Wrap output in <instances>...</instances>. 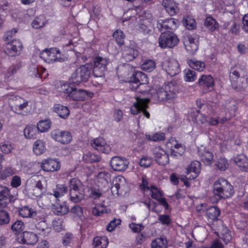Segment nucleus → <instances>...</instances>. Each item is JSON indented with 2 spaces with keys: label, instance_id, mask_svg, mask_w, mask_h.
I'll return each mask as SVG.
<instances>
[{
  "label": "nucleus",
  "instance_id": "1",
  "mask_svg": "<svg viewBox=\"0 0 248 248\" xmlns=\"http://www.w3.org/2000/svg\"><path fill=\"white\" fill-rule=\"evenodd\" d=\"M213 192L218 199L231 197L233 193V186L224 178H220L215 182Z\"/></svg>",
  "mask_w": 248,
  "mask_h": 248
},
{
  "label": "nucleus",
  "instance_id": "2",
  "mask_svg": "<svg viewBox=\"0 0 248 248\" xmlns=\"http://www.w3.org/2000/svg\"><path fill=\"white\" fill-rule=\"evenodd\" d=\"M59 91L63 93L64 96L70 100L76 101H84L88 96V92L85 90H77L75 87L70 86L69 83L61 84Z\"/></svg>",
  "mask_w": 248,
  "mask_h": 248
},
{
  "label": "nucleus",
  "instance_id": "3",
  "mask_svg": "<svg viewBox=\"0 0 248 248\" xmlns=\"http://www.w3.org/2000/svg\"><path fill=\"white\" fill-rule=\"evenodd\" d=\"M92 72V65L86 64L81 65L72 74L70 81L78 85L80 82H86L90 78Z\"/></svg>",
  "mask_w": 248,
  "mask_h": 248
},
{
  "label": "nucleus",
  "instance_id": "4",
  "mask_svg": "<svg viewBox=\"0 0 248 248\" xmlns=\"http://www.w3.org/2000/svg\"><path fill=\"white\" fill-rule=\"evenodd\" d=\"M71 200L74 202L80 201L84 197V191L81 182L76 178L70 180L69 185Z\"/></svg>",
  "mask_w": 248,
  "mask_h": 248
},
{
  "label": "nucleus",
  "instance_id": "5",
  "mask_svg": "<svg viewBox=\"0 0 248 248\" xmlns=\"http://www.w3.org/2000/svg\"><path fill=\"white\" fill-rule=\"evenodd\" d=\"M27 100L20 96H16L15 99L11 101L10 106L15 113L22 116H27L30 112Z\"/></svg>",
  "mask_w": 248,
  "mask_h": 248
},
{
  "label": "nucleus",
  "instance_id": "6",
  "mask_svg": "<svg viewBox=\"0 0 248 248\" xmlns=\"http://www.w3.org/2000/svg\"><path fill=\"white\" fill-rule=\"evenodd\" d=\"M177 91V82L172 80L165 84L164 87L158 90L157 93L158 97L163 101L170 100L176 97Z\"/></svg>",
  "mask_w": 248,
  "mask_h": 248
},
{
  "label": "nucleus",
  "instance_id": "7",
  "mask_svg": "<svg viewBox=\"0 0 248 248\" xmlns=\"http://www.w3.org/2000/svg\"><path fill=\"white\" fill-rule=\"evenodd\" d=\"M148 82V77L145 74L141 71H135L130 78L129 88L131 90H136L138 92L143 93L146 91L139 90L140 86L146 84Z\"/></svg>",
  "mask_w": 248,
  "mask_h": 248
},
{
  "label": "nucleus",
  "instance_id": "8",
  "mask_svg": "<svg viewBox=\"0 0 248 248\" xmlns=\"http://www.w3.org/2000/svg\"><path fill=\"white\" fill-rule=\"evenodd\" d=\"M159 45L161 48H173L179 42V39L173 31H163L159 38Z\"/></svg>",
  "mask_w": 248,
  "mask_h": 248
},
{
  "label": "nucleus",
  "instance_id": "9",
  "mask_svg": "<svg viewBox=\"0 0 248 248\" xmlns=\"http://www.w3.org/2000/svg\"><path fill=\"white\" fill-rule=\"evenodd\" d=\"M92 72L95 77H102L104 76L105 72L109 63L108 59L101 56H95L93 59Z\"/></svg>",
  "mask_w": 248,
  "mask_h": 248
},
{
  "label": "nucleus",
  "instance_id": "10",
  "mask_svg": "<svg viewBox=\"0 0 248 248\" xmlns=\"http://www.w3.org/2000/svg\"><path fill=\"white\" fill-rule=\"evenodd\" d=\"M135 98L136 102L130 108L131 114L137 115L142 111L144 116L149 119L150 114L146 109L148 108L149 99L140 98V96H137L135 97Z\"/></svg>",
  "mask_w": 248,
  "mask_h": 248
},
{
  "label": "nucleus",
  "instance_id": "11",
  "mask_svg": "<svg viewBox=\"0 0 248 248\" xmlns=\"http://www.w3.org/2000/svg\"><path fill=\"white\" fill-rule=\"evenodd\" d=\"M162 69L171 77L175 76L180 73L181 69L178 61L174 59H168L162 63Z\"/></svg>",
  "mask_w": 248,
  "mask_h": 248
},
{
  "label": "nucleus",
  "instance_id": "12",
  "mask_svg": "<svg viewBox=\"0 0 248 248\" xmlns=\"http://www.w3.org/2000/svg\"><path fill=\"white\" fill-rule=\"evenodd\" d=\"M23 48L21 41L18 39H13L7 43L4 46V51L9 56L19 55Z\"/></svg>",
  "mask_w": 248,
  "mask_h": 248
},
{
  "label": "nucleus",
  "instance_id": "13",
  "mask_svg": "<svg viewBox=\"0 0 248 248\" xmlns=\"http://www.w3.org/2000/svg\"><path fill=\"white\" fill-rule=\"evenodd\" d=\"M40 57L48 63L59 61L61 59L60 51L56 47L43 50L40 53Z\"/></svg>",
  "mask_w": 248,
  "mask_h": 248
},
{
  "label": "nucleus",
  "instance_id": "14",
  "mask_svg": "<svg viewBox=\"0 0 248 248\" xmlns=\"http://www.w3.org/2000/svg\"><path fill=\"white\" fill-rule=\"evenodd\" d=\"M178 21L174 18L166 19H160L157 23V28L160 31H173L177 28Z\"/></svg>",
  "mask_w": 248,
  "mask_h": 248
},
{
  "label": "nucleus",
  "instance_id": "15",
  "mask_svg": "<svg viewBox=\"0 0 248 248\" xmlns=\"http://www.w3.org/2000/svg\"><path fill=\"white\" fill-rule=\"evenodd\" d=\"M126 186V181L124 177L122 175L116 176L112 182L110 190L114 196H119L123 193Z\"/></svg>",
  "mask_w": 248,
  "mask_h": 248
},
{
  "label": "nucleus",
  "instance_id": "16",
  "mask_svg": "<svg viewBox=\"0 0 248 248\" xmlns=\"http://www.w3.org/2000/svg\"><path fill=\"white\" fill-rule=\"evenodd\" d=\"M51 136L55 141L62 144H67L72 140V136L70 132L62 131L59 129L53 130L51 132Z\"/></svg>",
  "mask_w": 248,
  "mask_h": 248
},
{
  "label": "nucleus",
  "instance_id": "17",
  "mask_svg": "<svg viewBox=\"0 0 248 248\" xmlns=\"http://www.w3.org/2000/svg\"><path fill=\"white\" fill-rule=\"evenodd\" d=\"M198 83L204 93L214 90L215 81L213 77L210 75H202L199 78Z\"/></svg>",
  "mask_w": 248,
  "mask_h": 248
},
{
  "label": "nucleus",
  "instance_id": "18",
  "mask_svg": "<svg viewBox=\"0 0 248 248\" xmlns=\"http://www.w3.org/2000/svg\"><path fill=\"white\" fill-rule=\"evenodd\" d=\"M91 144L93 148L99 152L108 154L111 151V148L107 143L106 140L101 137L95 138L92 140Z\"/></svg>",
  "mask_w": 248,
  "mask_h": 248
},
{
  "label": "nucleus",
  "instance_id": "19",
  "mask_svg": "<svg viewBox=\"0 0 248 248\" xmlns=\"http://www.w3.org/2000/svg\"><path fill=\"white\" fill-rule=\"evenodd\" d=\"M0 207L5 208L11 202H14V197L11 193L9 188L0 185Z\"/></svg>",
  "mask_w": 248,
  "mask_h": 248
},
{
  "label": "nucleus",
  "instance_id": "20",
  "mask_svg": "<svg viewBox=\"0 0 248 248\" xmlns=\"http://www.w3.org/2000/svg\"><path fill=\"white\" fill-rule=\"evenodd\" d=\"M153 153L156 162L159 165L165 166L169 162V155L160 146L155 147Z\"/></svg>",
  "mask_w": 248,
  "mask_h": 248
},
{
  "label": "nucleus",
  "instance_id": "21",
  "mask_svg": "<svg viewBox=\"0 0 248 248\" xmlns=\"http://www.w3.org/2000/svg\"><path fill=\"white\" fill-rule=\"evenodd\" d=\"M128 165V160L124 157L114 156L110 161L111 167L115 171H124L127 168Z\"/></svg>",
  "mask_w": 248,
  "mask_h": 248
},
{
  "label": "nucleus",
  "instance_id": "22",
  "mask_svg": "<svg viewBox=\"0 0 248 248\" xmlns=\"http://www.w3.org/2000/svg\"><path fill=\"white\" fill-rule=\"evenodd\" d=\"M41 168L46 172H54L60 170L61 163L55 159L47 158L42 162Z\"/></svg>",
  "mask_w": 248,
  "mask_h": 248
},
{
  "label": "nucleus",
  "instance_id": "23",
  "mask_svg": "<svg viewBox=\"0 0 248 248\" xmlns=\"http://www.w3.org/2000/svg\"><path fill=\"white\" fill-rule=\"evenodd\" d=\"M197 155L201 160L206 165H210L214 159L213 153L203 146L198 148Z\"/></svg>",
  "mask_w": 248,
  "mask_h": 248
},
{
  "label": "nucleus",
  "instance_id": "24",
  "mask_svg": "<svg viewBox=\"0 0 248 248\" xmlns=\"http://www.w3.org/2000/svg\"><path fill=\"white\" fill-rule=\"evenodd\" d=\"M201 171V163L199 161H192L186 168L187 178L192 180L196 178Z\"/></svg>",
  "mask_w": 248,
  "mask_h": 248
},
{
  "label": "nucleus",
  "instance_id": "25",
  "mask_svg": "<svg viewBox=\"0 0 248 248\" xmlns=\"http://www.w3.org/2000/svg\"><path fill=\"white\" fill-rule=\"evenodd\" d=\"M184 45L187 52L193 54L198 49L199 42L192 35H189L185 39Z\"/></svg>",
  "mask_w": 248,
  "mask_h": 248
},
{
  "label": "nucleus",
  "instance_id": "26",
  "mask_svg": "<svg viewBox=\"0 0 248 248\" xmlns=\"http://www.w3.org/2000/svg\"><path fill=\"white\" fill-rule=\"evenodd\" d=\"M38 241V237L37 234L33 232L25 231L23 232L19 242L22 244L29 245H33Z\"/></svg>",
  "mask_w": 248,
  "mask_h": 248
},
{
  "label": "nucleus",
  "instance_id": "27",
  "mask_svg": "<svg viewBox=\"0 0 248 248\" xmlns=\"http://www.w3.org/2000/svg\"><path fill=\"white\" fill-rule=\"evenodd\" d=\"M162 5L166 12L170 16H173L179 12L178 4L173 0H163Z\"/></svg>",
  "mask_w": 248,
  "mask_h": 248
},
{
  "label": "nucleus",
  "instance_id": "28",
  "mask_svg": "<svg viewBox=\"0 0 248 248\" xmlns=\"http://www.w3.org/2000/svg\"><path fill=\"white\" fill-rule=\"evenodd\" d=\"M139 54L137 49L127 46L123 50L122 58L126 62L133 61Z\"/></svg>",
  "mask_w": 248,
  "mask_h": 248
},
{
  "label": "nucleus",
  "instance_id": "29",
  "mask_svg": "<svg viewBox=\"0 0 248 248\" xmlns=\"http://www.w3.org/2000/svg\"><path fill=\"white\" fill-rule=\"evenodd\" d=\"M241 68L236 65L231 67L229 72V79L232 86L236 87L240 77Z\"/></svg>",
  "mask_w": 248,
  "mask_h": 248
},
{
  "label": "nucleus",
  "instance_id": "30",
  "mask_svg": "<svg viewBox=\"0 0 248 248\" xmlns=\"http://www.w3.org/2000/svg\"><path fill=\"white\" fill-rule=\"evenodd\" d=\"M234 162L241 170L248 171V158L244 154H239L234 158Z\"/></svg>",
  "mask_w": 248,
  "mask_h": 248
},
{
  "label": "nucleus",
  "instance_id": "31",
  "mask_svg": "<svg viewBox=\"0 0 248 248\" xmlns=\"http://www.w3.org/2000/svg\"><path fill=\"white\" fill-rule=\"evenodd\" d=\"M68 187L65 185L57 184L55 187L53 188L52 192H48L47 194L54 196L56 199L63 196L67 192Z\"/></svg>",
  "mask_w": 248,
  "mask_h": 248
},
{
  "label": "nucleus",
  "instance_id": "32",
  "mask_svg": "<svg viewBox=\"0 0 248 248\" xmlns=\"http://www.w3.org/2000/svg\"><path fill=\"white\" fill-rule=\"evenodd\" d=\"M141 7L140 6L136 7V8L134 9H128L123 15V22L127 20L133 21L137 19V17H136L135 15L138 16V17H140L141 16V14H140L138 12L139 11L141 10Z\"/></svg>",
  "mask_w": 248,
  "mask_h": 248
},
{
  "label": "nucleus",
  "instance_id": "33",
  "mask_svg": "<svg viewBox=\"0 0 248 248\" xmlns=\"http://www.w3.org/2000/svg\"><path fill=\"white\" fill-rule=\"evenodd\" d=\"M69 211V207L66 202L62 203L53 204L52 211L58 216H63L67 214Z\"/></svg>",
  "mask_w": 248,
  "mask_h": 248
},
{
  "label": "nucleus",
  "instance_id": "34",
  "mask_svg": "<svg viewBox=\"0 0 248 248\" xmlns=\"http://www.w3.org/2000/svg\"><path fill=\"white\" fill-rule=\"evenodd\" d=\"M30 68L33 69L31 75L35 77H38L41 79H45L48 75L46 69L42 66L32 65Z\"/></svg>",
  "mask_w": 248,
  "mask_h": 248
},
{
  "label": "nucleus",
  "instance_id": "35",
  "mask_svg": "<svg viewBox=\"0 0 248 248\" xmlns=\"http://www.w3.org/2000/svg\"><path fill=\"white\" fill-rule=\"evenodd\" d=\"M39 131L34 125H28L24 129V135L26 139H36Z\"/></svg>",
  "mask_w": 248,
  "mask_h": 248
},
{
  "label": "nucleus",
  "instance_id": "36",
  "mask_svg": "<svg viewBox=\"0 0 248 248\" xmlns=\"http://www.w3.org/2000/svg\"><path fill=\"white\" fill-rule=\"evenodd\" d=\"M190 68L198 72H203L205 69L206 65L204 62L190 59L187 62Z\"/></svg>",
  "mask_w": 248,
  "mask_h": 248
},
{
  "label": "nucleus",
  "instance_id": "37",
  "mask_svg": "<svg viewBox=\"0 0 248 248\" xmlns=\"http://www.w3.org/2000/svg\"><path fill=\"white\" fill-rule=\"evenodd\" d=\"M168 241L166 237H160L154 239L151 244V248H167Z\"/></svg>",
  "mask_w": 248,
  "mask_h": 248
},
{
  "label": "nucleus",
  "instance_id": "38",
  "mask_svg": "<svg viewBox=\"0 0 248 248\" xmlns=\"http://www.w3.org/2000/svg\"><path fill=\"white\" fill-rule=\"evenodd\" d=\"M53 108L54 111L62 118H67L70 114V111L68 107L61 104L55 105Z\"/></svg>",
  "mask_w": 248,
  "mask_h": 248
},
{
  "label": "nucleus",
  "instance_id": "39",
  "mask_svg": "<svg viewBox=\"0 0 248 248\" xmlns=\"http://www.w3.org/2000/svg\"><path fill=\"white\" fill-rule=\"evenodd\" d=\"M220 209L217 206H213L209 207L206 213L207 218L212 220H216L220 214Z\"/></svg>",
  "mask_w": 248,
  "mask_h": 248
},
{
  "label": "nucleus",
  "instance_id": "40",
  "mask_svg": "<svg viewBox=\"0 0 248 248\" xmlns=\"http://www.w3.org/2000/svg\"><path fill=\"white\" fill-rule=\"evenodd\" d=\"M139 30L144 34H149L151 31V23L150 20L147 19H140L139 25Z\"/></svg>",
  "mask_w": 248,
  "mask_h": 248
},
{
  "label": "nucleus",
  "instance_id": "41",
  "mask_svg": "<svg viewBox=\"0 0 248 248\" xmlns=\"http://www.w3.org/2000/svg\"><path fill=\"white\" fill-rule=\"evenodd\" d=\"M46 150V144L43 140H38L34 142L33 145V151L35 155H41L45 152Z\"/></svg>",
  "mask_w": 248,
  "mask_h": 248
},
{
  "label": "nucleus",
  "instance_id": "42",
  "mask_svg": "<svg viewBox=\"0 0 248 248\" xmlns=\"http://www.w3.org/2000/svg\"><path fill=\"white\" fill-rule=\"evenodd\" d=\"M18 211L19 215L23 217H31L36 214V211L28 205L19 207Z\"/></svg>",
  "mask_w": 248,
  "mask_h": 248
},
{
  "label": "nucleus",
  "instance_id": "43",
  "mask_svg": "<svg viewBox=\"0 0 248 248\" xmlns=\"http://www.w3.org/2000/svg\"><path fill=\"white\" fill-rule=\"evenodd\" d=\"M83 159L86 163L98 162L101 160L100 155L89 152L83 155Z\"/></svg>",
  "mask_w": 248,
  "mask_h": 248
},
{
  "label": "nucleus",
  "instance_id": "44",
  "mask_svg": "<svg viewBox=\"0 0 248 248\" xmlns=\"http://www.w3.org/2000/svg\"><path fill=\"white\" fill-rule=\"evenodd\" d=\"M47 23V20L45 16L40 15L37 16L32 22V27L34 29H40L43 27Z\"/></svg>",
  "mask_w": 248,
  "mask_h": 248
},
{
  "label": "nucleus",
  "instance_id": "45",
  "mask_svg": "<svg viewBox=\"0 0 248 248\" xmlns=\"http://www.w3.org/2000/svg\"><path fill=\"white\" fill-rule=\"evenodd\" d=\"M204 26L211 31H215L218 28V23L211 16H208L206 18Z\"/></svg>",
  "mask_w": 248,
  "mask_h": 248
},
{
  "label": "nucleus",
  "instance_id": "46",
  "mask_svg": "<svg viewBox=\"0 0 248 248\" xmlns=\"http://www.w3.org/2000/svg\"><path fill=\"white\" fill-rule=\"evenodd\" d=\"M109 180H110V174L105 171L99 172L96 176V181L98 184L105 185L108 184Z\"/></svg>",
  "mask_w": 248,
  "mask_h": 248
},
{
  "label": "nucleus",
  "instance_id": "47",
  "mask_svg": "<svg viewBox=\"0 0 248 248\" xmlns=\"http://www.w3.org/2000/svg\"><path fill=\"white\" fill-rule=\"evenodd\" d=\"M51 125V121L48 120H41L37 124V128L40 132L47 131Z\"/></svg>",
  "mask_w": 248,
  "mask_h": 248
},
{
  "label": "nucleus",
  "instance_id": "48",
  "mask_svg": "<svg viewBox=\"0 0 248 248\" xmlns=\"http://www.w3.org/2000/svg\"><path fill=\"white\" fill-rule=\"evenodd\" d=\"M215 165L219 170L225 171L229 167V163L225 157H220L216 161Z\"/></svg>",
  "mask_w": 248,
  "mask_h": 248
},
{
  "label": "nucleus",
  "instance_id": "49",
  "mask_svg": "<svg viewBox=\"0 0 248 248\" xmlns=\"http://www.w3.org/2000/svg\"><path fill=\"white\" fill-rule=\"evenodd\" d=\"M184 80L186 82H193L197 78V74L190 69H186L184 71Z\"/></svg>",
  "mask_w": 248,
  "mask_h": 248
},
{
  "label": "nucleus",
  "instance_id": "50",
  "mask_svg": "<svg viewBox=\"0 0 248 248\" xmlns=\"http://www.w3.org/2000/svg\"><path fill=\"white\" fill-rule=\"evenodd\" d=\"M25 225L21 220H16L11 226V229L16 234L20 233L24 229Z\"/></svg>",
  "mask_w": 248,
  "mask_h": 248
},
{
  "label": "nucleus",
  "instance_id": "51",
  "mask_svg": "<svg viewBox=\"0 0 248 248\" xmlns=\"http://www.w3.org/2000/svg\"><path fill=\"white\" fill-rule=\"evenodd\" d=\"M155 67V63L152 60H146L141 65V68L147 72L152 71Z\"/></svg>",
  "mask_w": 248,
  "mask_h": 248
},
{
  "label": "nucleus",
  "instance_id": "52",
  "mask_svg": "<svg viewBox=\"0 0 248 248\" xmlns=\"http://www.w3.org/2000/svg\"><path fill=\"white\" fill-rule=\"evenodd\" d=\"M112 36L115 39L117 44L119 46H122L124 44L125 35L120 30H116L113 32Z\"/></svg>",
  "mask_w": 248,
  "mask_h": 248
},
{
  "label": "nucleus",
  "instance_id": "53",
  "mask_svg": "<svg viewBox=\"0 0 248 248\" xmlns=\"http://www.w3.org/2000/svg\"><path fill=\"white\" fill-rule=\"evenodd\" d=\"M15 173V169L11 167H6L0 174V180H4L7 177L13 175Z\"/></svg>",
  "mask_w": 248,
  "mask_h": 248
},
{
  "label": "nucleus",
  "instance_id": "54",
  "mask_svg": "<svg viewBox=\"0 0 248 248\" xmlns=\"http://www.w3.org/2000/svg\"><path fill=\"white\" fill-rule=\"evenodd\" d=\"M150 237V235L148 232L145 231L142 232L138 234L135 238V243L137 245H141L147 239Z\"/></svg>",
  "mask_w": 248,
  "mask_h": 248
},
{
  "label": "nucleus",
  "instance_id": "55",
  "mask_svg": "<svg viewBox=\"0 0 248 248\" xmlns=\"http://www.w3.org/2000/svg\"><path fill=\"white\" fill-rule=\"evenodd\" d=\"M14 148V145L8 141H5L1 142L0 145V151L5 154L11 153Z\"/></svg>",
  "mask_w": 248,
  "mask_h": 248
},
{
  "label": "nucleus",
  "instance_id": "56",
  "mask_svg": "<svg viewBox=\"0 0 248 248\" xmlns=\"http://www.w3.org/2000/svg\"><path fill=\"white\" fill-rule=\"evenodd\" d=\"M106 207L104 205L97 204L92 208V214L95 216H100L106 212Z\"/></svg>",
  "mask_w": 248,
  "mask_h": 248
},
{
  "label": "nucleus",
  "instance_id": "57",
  "mask_svg": "<svg viewBox=\"0 0 248 248\" xmlns=\"http://www.w3.org/2000/svg\"><path fill=\"white\" fill-rule=\"evenodd\" d=\"M52 226L56 232H61L63 228L62 219L61 217L55 218L52 221Z\"/></svg>",
  "mask_w": 248,
  "mask_h": 248
},
{
  "label": "nucleus",
  "instance_id": "58",
  "mask_svg": "<svg viewBox=\"0 0 248 248\" xmlns=\"http://www.w3.org/2000/svg\"><path fill=\"white\" fill-rule=\"evenodd\" d=\"M183 24L186 28L189 30H193L196 27V21L190 17H187L184 19Z\"/></svg>",
  "mask_w": 248,
  "mask_h": 248
},
{
  "label": "nucleus",
  "instance_id": "59",
  "mask_svg": "<svg viewBox=\"0 0 248 248\" xmlns=\"http://www.w3.org/2000/svg\"><path fill=\"white\" fill-rule=\"evenodd\" d=\"M10 222L9 213L5 210H0V225L8 224Z\"/></svg>",
  "mask_w": 248,
  "mask_h": 248
},
{
  "label": "nucleus",
  "instance_id": "60",
  "mask_svg": "<svg viewBox=\"0 0 248 248\" xmlns=\"http://www.w3.org/2000/svg\"><path fill=\"white\" fill-rule=\"evenodd\" d=\"M146 137L148 140H150L159 141L165 140V135L164 133H155L152 136H146Z\"/></svg>",
  "mask_w": 248,
  "mask_h": 248
},
{
  "label": "nucleus",
  "instance_id": "61",
  "mask_svg": "<svg viewBox=\"0 0 248 248\" xmlns=\"http://www.w3.org/2000/svg\"><path fill=\"white\" fill-rule=\"evenodd\" d=\"M208 116L205 115L198 111L197 115L195 117V121L197 124H207L208 121Z\"/></svg>",
  "mask_w": 248,
  "mask_h": 248
},
{
  "label": "nucleus",
  "instance_id": "62",
  "mask_svg": "<svg viewBox=\"0 0 248 248\" xmlns=\"http://www.w3.org/2000/svg\"><path fill=\"white\" fill-rule=\"evenodd\" d=\"M151 197L156 201L162 197L161 191L154 186H151Z\"/></svg>",
  "mask_w": 248,
  "mask_h": 248
},
{
  "label": "nucleus",
  "instance_id": "63",
  "mask_svg": "<svg viewBox=\"0 0 248 248\" xmlns=\"http://www.w3.org/2000/svg\"><path fill=\"white\" fill-rule=\"evenodd\" d=\"M149 210L153 212L155 211V208L156 206V203L154 201L152 200L150 198H147L143 200L142 202Z\"/></svg>",
  "mask_w": 248,
  "mask_h": 248
},
{
  "label": "nucleus",
  "instance_id": "64",
  "mask_svg": "<svg viewBox=\"0 0 248 248\" xmlns=\"http://www.w3.org/2000/svg\"><path fill=\"white\" fill-rule=\"evenodd\" d=\"M90 189V197L94 200L99 199L102 195L101 190L98 188L92 187Z\"/></svg>",
  "mask_w": 248,
  "mask_h": 248
}]
</instances>
